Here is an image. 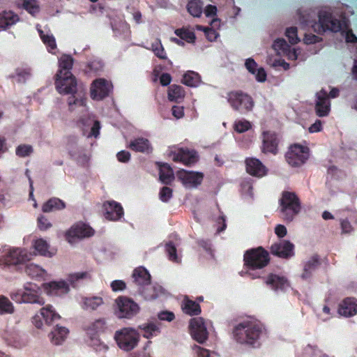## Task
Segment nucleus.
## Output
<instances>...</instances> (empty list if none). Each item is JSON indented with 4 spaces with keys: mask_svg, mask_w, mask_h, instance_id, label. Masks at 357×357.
I'll list each match as a JSON object with an SVG mask.
<instances>
[{
    "mask_svg": "<svg viewBox=\"0 0 357 357\" xmlns=\"http://www.w3.org/2000/svg\"><path fill=\"white\" fill-rule=\"evenodd\" d=\"M114 340L119 347L126 351L135 349L139 340L138 332L132 328H123L116 331Z\"/></svg>",
    "mask_w": 357,
    "mask_h": 357,
    "instance_id": "nucleus-7",
    "label": "nucleus"
},
{
    "mask_svg": "<svg viewBox=\"0 0 357 357\" xmlns=\"http://www.w3.org/2000/svg\"><path fill=\"white\" fill-rule=\"evenodd\" d=\"M10 298L18 303H37L40 305L45 303L43 298L40 296V287L31 282H27L22 289L12 292Z\"/></svg>",
    "mask_w": 357,
    "mask_h": 357,
    "instance_id": "nucleus-5",
    "label": "nucleus"
},
{
    "mask_svg": "<svg viewBox=\"0 0 357 357\" xmlns=\"http://www.w3.org/2000/svg\"><path fill=\"white\" fill-rule=\"evenodd\" d=\"M265 283L275 291H284L289 287V283L285 277L274 273H270L266 277Z\"/></svg>",
    "mask_w": 357,
    "mask_h": 357,
    "instance_id": "nucleus-23",
    "label": "nucleus"
},
{
    "mask_svg": "<svg viewBox=\"0 0 357 357\" xmlns=\"http://www.w3.org/2000/svg\"><path fill=\"white\" fill-rule=\"evenodd\" d=\"M22 8L32 16H35L40 10L37 0H23Z\"/></svg>",
    "mask_w": 357,
    "mask_h": 357,
    "instance_id": "nucleus-42",
    "label": "nucleus"
},
{
    "mask_svg": "<svg viewBox=\"0 0 357 357\" xmlns=\"http://www.w3.org/2000/svg\"><path fill=\"white\" fill-rule=\"evenodd\" d=\"M17 81V82H24L31 76L30 68H17L16 70Z\"/></svg>",
    "mask_w": 357,
    "mask_h": 357,
    "instance_id": "nucleus-54",
    "label": "nucleus"
},
{
    "mask_svg": "<svg viewBox=\"0 0 357 357\" xmlns=\"http://www.w3.org/2000/svg\"><path fill=\"white\" fill-rule=\"evenodd\" d=\"M40 313L47 324H52L55 321L59 320L61 317L56 312L53 307L47 305L40 310Z\"/></svg>",
    "mask_w": 357,
    "mask_h": 357,
    "instance_id": "nucleus-35",
    "label": "nucleus"
},
{
    "mask_svg": "<svg viewBox=\"0 0 357 357\" xmlns=\"http://www.w3.org/2000/svg\"><path fill=\"white\" fill-rule=\"evenodd\" d=\"M105 322L103 319H97L93 322L88 328V334L91 336V341L93 342V346L96 347L95 349L96 351H107L108 347L100 342V340L96 337L98 333L102 332L105 329Z\"/></svg>",
    "mask_w": 357,
    "mask_h": 357,
    "instance_id": "nucleus-16",
    "label": "nucleus"
},
{
    "mask_svg": "<svg viewBox=\"0 0 357 357\" xmlns=\"http://www.w3.org/2000/svg\"><path fill=\"white\" fill-rule=\"evenodd\" d=\"M165 250L169 260L174 262L178 261L177 250L176 246L172 241L165 245Z\"/></svg>",
    "mask_w": 357,
    "mask_h": 357,
    "instance_id": "nucleus-52",
    "label": "nucleus"
},
{
    "mask_svg": "<svg viewBox=\"0 0 357 357\" xmlns=\"http://www.w3.org/2000/svg\"><path fill=\"white\" fill-rule=\"evenodd\" d=\"M271 261L269 252L261 246L246 250L243 255L244 266L248 271L262 269Z\"/></svg>",
    "mask_w": 357,
    "mask_h": 357,
    "instance_id": "nucleus-4",
    "label": "nucleus"
},
{
    "mask_svg": "<svg viewBox=\"0 0 357 357\" xmlns=\"http://www.w3.org/2000/svg\"><path fill=\"white\" fill-rule=\"evenodd\" d=\"M174 318L175 315L172 312L162 311L158 314V319L162 321H172Z\"/></svg>",
    "mask_w": 357,
    "mask_h": 357,
    "instance_id": "nucleus-62",
    "label": "nucleus"
},
{
    "mask_svg": "<svg viewBox=\"0 0 357 357\" xmlns=\"http://www.w3.org/2000/svg\"><path fill=\"white\" fill-rule=\"evenodd\" d=\"M20 17L13 11L0 13V31L6 30L19 22Z\"/></svg>",
    "mask_w": 357,
    "mask_h": 357,
    "instance_id": "nucleus-26",
    "label": "nucleus"
},
{
    "mask_svg": "<svg viewBox=\"0 0 357 357\" xmlns=\"http://www.w3.org/2000/svg\"><path fill=\"white\" fill-rule=\"evenodd\" d=\"M39 34L42 41L48 48V51L52 52L56 48L54 36L52 34H45L42 30H39Z\"/></svg>",
    "mask_w": 357,
    "mask_h": 357,
    "instance_id": "nucleus-43",
    "label": "nucleus"
},
{
    "mask_svg": "<svg viewBox=\"0 0 357 357\" xmlns=\"http://www.w3.org/2000/svg\"><path fill=\"white\" fill-rule=\"evenodd\" d=\"M271 253L282 259H289L294 255V245L289 241L280 240L270 248Z\"/></svg>",
    "mask_w": 357,
    "mask_h": 357,
    "instance_id": "nucleus-15",
    "label": "nucleus"
},
{
    "mask_svg": "<svg viewBox=\"0 0 357 357\" xmlns=\"http://www.w3.org/2000/svg\"><path fill=\"white\" fill-rule=\"evenodd\" d=\"M338 313L341 316L350 317L357 314V299L353 297L344 298L338 307Z\"/></svg>",
    "mask_w": 357,
    "mask_h": 357,
    "instance_id": "nucleus-24",
    "label": "nucleus"
},
{
    "mask_svg": "<svg viewBox=\"0 0 357 357\" xmlns=\"http://www.w3.org/2000/svg\"><path fill=\"white\" fill-rule=\"evenodd\" d=\"M112 84L105 79H95L91 86V97L93 100H100L109 96Z\"/></svg>",
    "mask_w": 357,
    "mask_h": 357,
    "instance_id": "nucleus-14",
    "label": "nucleus"
},
{
    "mask_svg": "<svg viewBox=\"0 0 357 357\" xmlns=\"http://www.w3.org/2000/svg\"><path fill=\"white\" fill-rule=\"evenodd\" d=\"M94 234V230L84 223H79L72 227L67 235L68 238H82L90 237Z\"/></svg>",
    "mask_w": 357,
    "mask_h": 357,
    "instance_id": "nucleus-25",
    "label": "nucleus"
},
{
    "mask_svg": "<svg viewBox=\"0 0 357 357\" xmlns=\"http://www.w3.org/2000/svg\"><path fill=\"white\" fill-rule=\"evenodd\" d=\"M182 310L190 316L198 315L201 313V307L198 303L185 297L183 301Z\"/></svg>",
    "mask_w": 357,
    "mask_h": 357,
    "instance_id": "nucleus-30",
    "label": "nucleus"
},
{
    "mask_svg": "<svg viewBox=\"0 0 357 357\" xmlns=\"http://www.w3.org/2000/svg\"><path fill=\"white\" fill-rule=\"evenodd\" d=\"M245 66L246 69L252 74L255 75L256 73V71L257 70V63L255 62V61L252 59L249 58L245 61Z\"/></svg>",
    "mask_w": 357,
    "mask_h": 357,
    "instance_id": "nucleus-60",
    "label": "nucleus"
},
{
    "mask_svg": "<svg viewBox=\"0 0 357 357\" xmlns=\"http://www.w3.org/2000/svg\"><path fill=\"white\" fill-rule=\"evenodd\" d=\"M321 264L319 255H313L304 265L303 272L301 274V278L304 280L310 278L312 273Z\"/></svg>",
    "mask_w": 357,
    "mask_h": 357,
    "instance_id": "nucleus-29",
    "label": "nucleus"
},
{
    "mask_svg": "<svg viewBox=\"0 0 357 357\" xmlns=\"http://www.w3.org/2000/svg\"><path fill=\"white\" fill-rule=\"evenodd\" d=\"M227 100L234 110L242 114L252 111L255 105L252 98L241 91L228 93Z\"/></svg>",
    "mask_w": 357,
    "mask_h": 357,
    "instance_id": "nucleus-6",
    "label": "nucleus"
},
{
    "mask_svg": "<svg viewBox=\"0 0 357 357\" xmlns=\"http://www.w3.org/2000/svg\"><path fill=\"white\" fill-rule=\"evenodd\" d=\"M279 211L282 218L291 222L301 210V203L299 197L294 192L283 191L279 199Z\"/></svg>",
    "mask_w": 357,
    "mask_h": 357,
    "instance_id": "nucleus-3",
    "label": "nucleus"
},
{
    "mask_svg": "<svg viewBox=\"0 0 357 357\" xmlns=\"http://www.w3.org/2000/svg\"><path fill=\"white\" fill-rule=\"evenodd\" d=\"M132 283L137 287L139 292L142 291V289L144 286L151 284V275L143 266H139L135 268L132 274Z\"/></svg>",
    "mask_w": 357,
    "mask_h": 357,
    "instance_id": "nucleus-21",
    "label": "nucleus"
},
{
    "mask_svg": "<svg viewBox=\"0 0 357 357\" xmlns=\"http://www.w3.org/2000/svg\"><path fill=\"white\" fill-rule=\"evenodd\" d=\"M174 33L181 39L184 40L188 43H193L196 38L193 31L184 28L177 29L175 30Z\"/></svg>",
    "mask_w": 357,
    "mask_h": 357,
    "instance_id": "nucleus-46",
    "label": "nucleus"
},
{
    "mask_svg": "<svg viewBox=\"0 0 357 357\" xmlns=\"http://www.w3.org/2000/svg\"><path fill=\"white\" fill-rule=\"evenodd\" d=\"M65 208L66 204L63 201L57 197H52L43 204L42 211L44 213H50Z\"/></svg>",
    "mask_w": 357,
    "mask_h": 357,
    "instance_id": "nucleus-31",
    "label": "nucleus"
},
{
    "mask_svg": "<svg viewBox=\"0 0 357 357\" xmlns=\"http://www.w3.org/2000/svg\"><path fill=\"white\" fill-rule=\"evenodd\" d=\"M33 255L21 248H13L0 258V264L6 266L23 265L31 259Z\"/></svg>",
    "mask_w": 357,
    "mask_h": 357,
    "instance_id": "nucleus-11",
    "label": "nucleus"
},
{
    "mask_svg": "<svg viewBox=\"0 0 357 357\" xmlns=\"http://www.w3.org/2000/svg\"><path fill=\"white\" fill-rule=\"evenodd\" d=\"M103 303L102 298L98 296L85 298L84 299L83 307L86 310H96Z\"/></svg>",
    "mask_w": 357,
    "mask_h": 357,
    "instance_id": "nucleus-41",
    "label": "nucleus"
},
{
    "mask_svg": "<svg viewBox=\"0 0 357 357\" xmlns=\"http://www.w3.org/2000/svg\"><path fill=\"white\" fill-rule=\"evenodd\" d=\"M201 82L200 75L194 71L186 72L182 79V83L188 86L196 87Z\"/></svg>",
    "mask_w": 357,
    "mask_h": 357,
    "instance_id": "nucleus-37",
    "label": "nucleus"
},
{
    "mask_svg": "<svg viewBox=\"0 0 357 357\" xmlns=\"http://www.w3.org/2000/svg\"><path fill=\"white\" fill-rule=\"evenodd\" d=\"M33 152V147L29 144H20L15 149L16 155L20 158L29 156Z\"/></svg>",
    "mask_w": 357,
    "mask_h": 357,
    "instance_id": "nucleus-50",
    "label": "nucleus"
},
{
    "mask_svg": "<svg viewBox=\"0 0 357 357\" xmlns=\"http://www.w3.org/2000/svg\"><path fill=\"white\" fill-rule=\"evenodd\" d=\"M273 48L279 54L289 55L291 52V47L284 38L276 39L273 44Z\"/></svg>",
    "mask_w": 357,
    "mask_h": 357,
    "instance_id": "nucleus-40",
    "label": "nucleus"
},
{
    "mask_svg": "<svg viewBox=\"0 0 357 357\" xmlns=\"http://www.w3.org/2000/svg\"><path fill=\"white\" fill-rule=\"evenodd\" d=\"M263 332L264 328L259 323L244 320L234 326L233 335L238 343L255 348L260 345L259 340Z\"/></svg>",
    "mask_w": 357,
    "mask_h": 357,
    "instance_id": "nucleus-2",
    "label": "nucleus"
},
{
    "mask_svg": "<svg viewBox=\"0 0 357 357\" xmlns=\"http://www.w3.org/2000/svg\"><path fill=\"white\" fill-rule=\"evenodd\" d=\"M128 147L136 152L149 153L152 151L149 141L143 137H139L131 141Z\"/></svg>",
    "mask_w": 357,
    "mask_h": 357,
    "instance_id": "nucleus-28",
    "label": "nucleus"
},
{
    "mask_svg": "<svg viewBox=\"0 0 357 357\" xmlns=\"http://www.w3.org/2000/svg\"><path fill=\"white\" fill-rule=\"evenodd\" d=\"M169 155L174 162H179L187 166L194 165L199 159L197 151L188 149H179L176 152L172 151Z\"/></svg>",
    "mask_w": 357,
    "mask_h": 357,
    "instance_id": "nucleus-17",
    "label": "nucleus"
},
{
    "mask_svg": "<svg viewBox=\"0 0 357 357\" xmlns=\"http://www.w3.org/2000/svg\"><path fill=\"white\" fill-rule=\"evenodd\" d=\"M285 34L289 39V42L291 45H296L300 41V39L298 37V30L296 26L287 28Z\"/></svg>",
    "mask_w": 357,
    "mask_h": 357,
    "instance_id": "nucleus-51",
    "label": "nucleus"
},
{
    "mask_svg": "<svg viewBox=\"0 0 357 357\" xmlns=\"http://www.w3.org/2000/svg\"><path fill=\"white\" fill-rule=\"evenodd\" d=\"M86 278H90V275L88 272L75 273L69 275L68 281L73 287H77L80 280Z\"/></svg>",
    "mask_w": 357,
    "mask_h": 357,
    "instance_id": "nucleus-48",
    "label": "nucleus"
},
{
    "mask_svg": "<svg viewBox=\"0 0 357 357\" xmlns=\"http://www.w3.org/2000/svg\"><path fill=\"white\" fill-rule=\"evenodd\" d=\"M24 272L29 277L38 280H45L47 275L44 268L33 263L26 264Z\"/></svg>",
    "mask_w": 357,
    "mask_h": 357,
    "instance_id": "nucleus-27",
    "label": "nucleus"
},
{
    "mask_svg": "<svg viewBox=\"0 0 357 357\" xmlns=\"http://www.w3.org/2000/svg\"><path fill=\"white\" fill-rule=\"evenodd\" d=\"M178 178L186 188H196L199 185L204 178L202 172L181 170L178 172Z\"/></svg>",
    "mask_w": 357,
    "mask_h": 357,
    "instance_id": "nucleus-20",
    "label": "nucleus"
},
{
    "mask_svg": "<svg viewBox=\"0 0 357 357\" xmlns=\"http://www.w3.org/2000/svg\"><path fill=\"white\" fill-rule=\"evenodd\" d=\"M319 32L331 31L338 32L342 29V22L340 20L333 17L331 8H324L319 11Z\"/></svg>",
    "mask_w": 357,
    "mask_h": 357,
    "instance_id": "nucleus-10",
    "label": "nucleus"
},
{
    "mask_svg": "<svg viewBox=\"0 0 357 357\" xmlns=\"http://www.w3.org/2000/svg\"><path fill=\"white\" fill-rule=\"evenodd\" d=\"M131 155L130 152L127 151H121L117 153L116 158L119 162L126 163L130 161Z\"/></svg>",
    "mask_w": 357,
    "mask_h": 357,
    "instance_id": "nucleus-61",
    "label": "nucleus"
},
{
    "mask_svg": "<svg viewBox=\"0 0 357 357\" xmlns=\"http://www.w3.org/2000/svg\"><path fill=\"white\" fill-rule=\"evenodd\" d=\"M189 329L192 337L200 344L205 342L208 337V332L202 317L190 319Z\"/></svg>",
    "mask_w": 357,
    "mask_h": 357,
    "instance_id": "nucleus-13",
    "label": "nucleus"
},
{
    "mask_svg": "<svg viewBox=\"0 0 357 357\" xmlns=\"http://www.w3.org/2000/svg\"><path fill=\"white\" fill-rule=\"evenodd\" d=\"M68 333V328L56 326L54 330L50 333L49 336L53 344L59 345L64 341Z\"/></svg>",
    "mask_w": 357,
    "mask_h": 357,
    "instance_id": "nucleus-33",
    "label": "nucleus"
},
{
    "mask_svg": "<svg viewBox=\"0 0 357 357\" xmlns=\"http://www.w3.org/2000/svg\"><path fill=\"white\" fill-rule=\"evenodd\" d=\"M185 97V90L183 86L172 84L168 89V98L170 101L179 102Z\"/></svg>",
    "mask_w": 357,
    "mask_h": 357,
    "instance_id": "nucleus-34",
    "label": "nucleus"
},
{
    "mask_svg": "<svg viewBox=\"0 0 357 357\" xmlns=\"http://www.w3.org/2000/svg\"><path fill=\"white\" fill-rule=\"evenodd\" d=\"M151 50L160 59H167L166 52L160 39L156 38L151 44Z\"/></svg>",
    "mask_w": 357,
    "mask_h": 357,
    "instance_id": "nucleus-45",
    "label": "nucleus"
},
{
    "mask_svg": "<svg viewBox=\"0 0 357 357\" xmlns=\"http://www.w3.org/2000/svg\"><path fill=\"white\" fill-rule=\"evenodd\" d=\"M340 227L342 234H351L354 231V227L347 219L340 220Z\"/></svg>",
    "mask_w": 357,
    "mask_h": 357,
    "instance_id": "nucleus-57",
    "label": "nucleus"
},
{
    "mask_svg": "<svg viewBox=\"0 0 357 357\" xmlns=\"http://www.w3.org/2000/svg\"><path fill=\"white\" fill-rule=\"evenodd\" d=\"M172 189L167 187H162L159 192L160 199L163 202H167L172 197Z\"/></svg>",
    "mask_w": 357,
    "mask_h": 357,
    "instance_id": "nucleus-55",
    "label": "nucleus"
},
{
    "mask_svg": "<svg viewBox=\"0 0 357 357\" xmlns=\"http://www.w3.org/2000/svg\"><path fill=\"white\" fill-rule=\"evenodd\" d=\"M160 181L165 185L170 184L174 178V172L172 167L167 163H163L159 166Z\"/></svg>",
    "mask_w": 357,
    "mask_h": 357,
    "instance_id": "nucleus-32",
    "label": "nucleus"
},
{
    "mask_svg": "<svg viewBox=\"0 0 357 357\" xmlns=\"http://www.w3.org/2000/svg\"><path fill=\"white\" fill-rule=\"evenodd\" d=\"M105 217L109 220L116 221L123 217V208L121 204L115 201H107L104 203Z\"/></svg>",
    "mask_w": 357,
    "mask_h": 357,
    "instance_id": "nucleus-22",
    "label": "nucleus"
},
{
    "mask_svg": "<svg viewBox=\"0 0 357 357\" xmlns=\"http://www.w3.org/2000/svg\"><path fill=\"white\" fill-rule=\"evenodd\" d=\"M309 157L310 149L298 144L291 145L285 154L287 162L294 167H298L304 165Z\"/></svg>",
    "mask_w": 357,
    "mask_h": 357,
    "instance_id": "nucleus-8",
    "label": "nucleus"
},
{
    "mask_svg": "<svg viewBox=\"0 0 357 357\" xmlns=\"http://www.w3.org/2000/svg\"><path fill=\"white\" fill-rule=\"evenodd\" d=\"M38 227L40 230L45 231L52 227V224L47 218L44 215H40L37 220Z\"/></svg>",
    "mask_w": 357,
    "mask_h": 357,
    "instance_id": "nucleus-56",
    "label": "nucleus"
},
{
    "mask_svg": "<svg viewBox=\"0 0 357 357\" xmlns=\"http://www.w3.org/2000/svg\"><path fill=\"white\" fill-rule=\"evenodd\" d=\"M14 307L13 303L4 296H0V314L13 313Z\"/></svg>",
    "mask_w": 357,
    "mask_h": 357,
    "instance_id": "nucleus-47",
    "label": "nucleus"
},
{
    "mask_svg": "<svg viewBox=\"0 0 357 357\" xmlns=\"http://www.w3.org/2000/svg\"><path fill=\"white\" fill-rule=\"evenodd\" d=\"M172 115L176 119H181L184 115L183 107L174 105L172 108Z\"/></svg>",
    "mask_w": 357,
    "mask_h": 357,
    "instance_id": "nucleus-63",
    "label": "nucleus"
},
{
    "mask_svg": "<svg viewBox=\"0 0 357 357\" xmlns=\"http://www.w3.org/2000/svg\"><path fill=\"white\" fill-rule=\"evenodd\" d=\"M280 138L278 135L271 130H265L261 133V153L275 155L279 151Z\"/></svg>",
    "mask_w": 357,
    "mask_h": 357,
    "instance_id": "nucleus-12",
    "label": "nucleus"
},
{
    "mask_svg": "<svg viewBox=\"0 0 357 357\" xmlns=\"http://www.w3.org/2000/svg\"><path fill=\"white\" fill-rule=\"evenodd\" d=\"M252 128V124L245 119L236 121L234 123V129L238 133L245 132Z\"/></svg>",
    "mask_w": 357,
    "mask_h": 357,
    "instance_id": "nucleus-49",
    "label": "nucleus"
},
{
    "mask_svg": "<svg viewBox=\"0 0 357 357\" xmlns=\"http://www.w3.org/2000/svg\"><path fill=\"white\" fill-rule=\"evenodd\" d=\"M322 130V122L321 120H316V121L312 124L308 130L310 133L318 132Z\"/></svg>",
    "mask_w": 357,
    "mask_h": 357,
    "instance_id": "nucleus-64",
    "label": "nucleus"
},
{
    "mask_svg": "<svg viewBox=\"0 0 357 357\" xmlns=\"http://www.w3.org/2000/svg\"><path fill=\"white\" fill-rule=\"evenodd\" d=\"M315 112L319 117L326 116L331 111V101L327 91L322 89L316 93Z\"/></svg>",
    "mask_w": 357,
    "mask_h": 357,
    "instance_id": "nucleus-18",
    "label": "nucleus"
},
{
    "mask_svg": "<svg viewBox=\"0 0 357 357\" xmlns=\"http://www.w3.org/2000/svg\"><path fill=\"white\" fill-rule=\"evenodd\" d=\"M77 93V91L75 92V93ZM72 96H70L68 99V105H69V109L70 111H73L74 109V105H77V106H84L85 105V103H86V99L85 98H76L74 95H75V93H71Z\"/></svg>",
    "mask_w": 357,
    "mask_h": 357,
    "instance_id": "nucleus-53",
    "label": "nucleus"
},
{
    "mask_svg": "<svg viewBox=\"0 0 357 357\" xmlns=\"http://www.w3.org/2000/svg\"><path fill=\"white\" fill-rule=\"evenodd\" d=\"M115 303L116 307L114 314L119 319H131L139 311L138 304L128 297L119 296L116 299Z\"/></svg>",
    "mask_w": 357,
    "mask_h": 357,
    "instance_id": "nucleus-9",
    "label": "nucleus"
},
{
    "mask_svg": "<svg viewBox=\"0 0 357 357\" xmlns=\"http://www.w3.org/2000/svg\"><path fill=\"white\" fill-rule=\"evenodd\" d=\"M245 164L246 172L252 176L261 178L268 174V168L256 158H247Z\"/></svg>",
    "mask_w": 357,
    "mask_h": 357,
    "instance_id": "nucleus-19",
    "label": "nucleus"
},
{
    "mask_svg": "<svg viewBox=\"0 0 357 357\" xmlns=\"http://www.w3.org/2000/svg\"><path fill=\"white\" fill-rule=\"evenodd\" d=\"M33 247L35 250L43 256L50 257L51 253L49 251V245L46 241L43 238H39L35 241Z\"/></svg>",
    "mask_w": 357,
    "mask_h": 357,
    "instance_id": "nucleus-44",
    "label": "nucleus"
},
{
    "mask_svg": "<svg viewBox=\"0 0 357 357\" xmlns=\"http://www.w3.org/2000/svg\"><path fill=\"white\" fill-rule=\"evenodd\" d=\"M188 13L195 17H199L203 11V2L200 0H190L187 4Z\"/></svg>",
    "mask_w": 357,
    "mask_h": 357,
    "instance_id": "nucleus-38",
    "label": "nucleus"
},
{
    "mask_svg": "<svg viewBox=\"0 0 357 357\" xmlns=\"http://www.w3.org/2000/svg\"><path fill=\"white\" fill-rule=\"evenodd\" d=\"M140 328L144 331V337L147 339L151 338L153 336L157 335L160 332L159 323H149L147 324L144 325L143 327L140 326Z\"/></svg>",
    "mask_w": 357,
    "mask_h": 357,
    "instance_id": "nucleus-39",
    "label": "nucleus"
},
{
    "mask_svg": "<svg viewBox=\"0 0 357 357\" xmlns=\"http://www.w3.org/2000/svg\"><path fill=\"white\" fill-rule=\"evenodd\" d=\"M321 40V38L314 34L309 33L305 34L303 38V41L307 45L315 44Z\"/></svg>",
    "mask_w": 357,
    "mask_h": 357,
    "instance_id": "nucleus-59",
    "label": "nucleus"
},
{
    "mask_svg": "<svg viewBox=\"0 0 357 357\" xmlns=\"http://www.w3.org/2000/svg\"><path fill=\"white\" fill-rule=\"evenodd\" d=\"M73 63L74 59L69 54H63L59 59L55 86L59 93H74L77 91V80L71 73Z\"/></svg>",
    "mask_w": 357,
    "mask_h": 357,
    "instance_id": "nucleus-1",
    "label": "nucleus"
},
{
    "mask_svg": "<svg viewBox=\"0 0 357 357\" xmlns=\"http://www.w3.org/2000/svg\"><path fill=\"white\" fill-rule=\"evenodd\" d=\"M47 286L50 293L55 295L65 294L70 290L68 283L65 281L51 282Z\"/></svg>",
    "mask_w": 357,
    "mask_h": 357,
    "instance_id": "nucleus-36",
    "label": "nucleus"
},
{
    "mask_svg": "<svg viewBox=\"0 0 357 357\" xmlns=\"http://www.w3.org/2000/svg\"><path fill=\"white\" fill-rule=\"evenodd\" d=\"M110 287L113 291H120L126 289V284L123 280H116L111 282Z\"/></svg>",
    "mask_w": 357,
    "mask_h": 357,
    "instance_id": "nucleus-58",
    "label": "nucleus"
}]
</instances>
